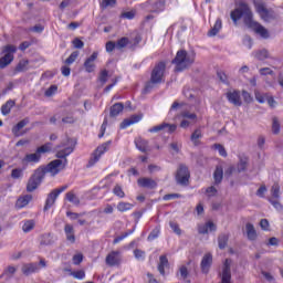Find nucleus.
<instances>
[{
  "instance_id": "obj_1",
  "label": "nucleus",
  "mask_w": 283,
  "mask_h": 283,
  "mask_svg": "<svg viewBox=\"0 0 283 283\" xmlns=\"http://www.w3.org/2000/svg\"><path fill=\"white\" fill-rule=\"evenodd\" d=\"M230 17L234 23H238L243 17V21L248 28H251L256 34H260L262 39H269V30L259 22L253 21V11H251L247 2L240 1L238 7L231 11Z\"/></svg>"
},
{
  "instance_id": "obj_2",
  "label": "nucleus",
  "mask_w": 283,
  "mask_h": 283,
  "mask_svg": "<svg viewBox=\"0 0 283 283\" xmlns=\"http://www.w3.org/2000/svg\"><path fill=\"white\" fill-rule=\"evenodd\" d=\"M195 61L196 57L193 54H189L187 51L180 50L177 52L175 59L172 60V64L176 65V72H184V70H187V67L193 65Z\"/></svg>"
},
{
  "instance_id": "obj_3",
  "label": "nucleus",
  "mask_w": 283,
  "mask_h": 283,
  "mask_svg": "<svg viewBox=\"0 0 283 283\" xmlns=\"http://www.w3.org/2000/svg\"><path fill=\"white\" fill-rule=\"evenodd\" d=\"M165 70H167V64L165 62H159L155 65L150 74V81L145 86V92H150L154 88V85L163 83Z\"/></svg>"
},
{
  "instance_id": "obj_4",
  "label": "nucleus",
  "mask_w": 283,
  "mask_h": 283,
  "mask_svg": "<svg viewBox=\"0 0 283 283\" xmlns=\"http://www.w3.org/2000/svg\"><path fill=\"white\" fill-rule=\"evenodd\" d=\"M48 151H52V144L48 143L36 148L35 153L33 154H27L23 159V165H36V163H41V155L48 154Z\"/></svg>"
},
{
  "instance_id": "obj_5",
  "label": "nucleus",
  "mask_w": 283,
  "mask_h": 283,
  "mask_svg": "<svg viewBox=\"0 0 283 283\" xmlns=\"http://www.w3.org/2000/svg\"><path fill=\"white\" fill-rule=\"evenodd\" d=\"M76 142L70 137H66L59 146L56 157L67 160V156L74 151Z\"/></svg>"
},
{
  "instance_id": "obj_6",
  "label": "nucleus",
  "mask_w": 283,
  "mask_h": 283,
  "mask_svg": "<svg viewBox=\"0 0 283 283\" xmlns=\"http://www.w3.org/2000/svg\"><path fill=\"white\" fill-rule=\"evenodd\" d=\"M65 165H67V159H55L45 167H40L38 169H41L43 171V176H45V174L56 176V174L62 171V169H65Z\"/></svg>"
},
{
  "instance_id": "obj_7",
  "label": "nucleus",
  "mask_w": 283,
  "mask_h": 283,
  "mask_svg": "<svg viewBox=\"0 0 283 283\" xmlns=\"http://www.w3.org/2000/svg\"><path fill=\"white\" fill-rule=\"evenodd\" d=\"M15 53L17 46L12 44H8L2 48V54L4 55L0 59V70H4V67H8V65L14 61Z\"/></svg>"
},
{
  "instance_id": "obj_8",
  "label": "nucleus",
  "mask_w": 283,
  "mask_h": 283,
  "mask_svg": "<svg viewBox=\"0 0 283 283\" xmlns=\"http://www.w3.org/2000/svg\"><path fill=\"white\" fill-rule=\"evenodd\" d=\"M43 170L42 169H35L33 175L29 178L28 184H27V191L28 193H32V191H36L39 189V185L43 182Z\"/></svg>"
},
{
  "instance_id": "obj_9",
  "label": "nucleus",
  "mask_w": 283,
  "mask_h": 283,
  "mask_svg": "<svg viewBox=\"0 0 283 283\" xmlns=\"http://www.w3.org/2000/svg\"><path fill=\"white\" fill-rule=\"evenodd\" d=\"M254 8L263 21L269 22V21H273V19H275V13H273V11L266 9V4H264V2L254 1Z\"/></svg>"
},
{
  "instance_id": "obj_10",
  "label": "nucleus",
  "mask_w": 283,
  "mask_h": 283,
  "mask_svg": "<svg viewBox=\"0 0 283 283\" xmlns=\"http://www.w3.org/2000/svg\"><path fill=\"white\" fill-rule=\"evenodd\" d=\"M67 189V186H61L60 188L53 189L46 197L45 205H44V211H50L52 207H54V203L56 202V198L63 193Z\"/></svg>"
},
{
  "instance_id": "obj_11",
  "label": "nucleus",
  "mask_w": 283,
  "mask_h": 283,
  "mask_svg": "<svg viewBox=\"0 0 283 283\" xmlns=\"http://www.w3.org/2000/svg\"><path fill=\"white\" fill-rule=\"evenodd\" d=\"M189 178H191V172L185 164L179 165V168L176 172V180L178 185L187 186L189 185Z\"/></svg>"
},
{
  "instance_id": "obj_12",
  "label": "nucleus",
  "mask_w": 283,
  "mask_h": 283,
  "mask_svg": "<svg viewBox=\"0 0 283 283\" xmlns=\"http://www.w3.org/2000/svg\"><path fill=\"white\" fill-rule=\"evenodd\" d=\"M112 146V142H106L98 146L96 150L93 153L91 159H90V165H96L98 160H101V156L105 154V151H109V147Z\"/></svg>"
},
{
  "instance_id": "obj_13",
  "label": "nucleus",
  "mask_w": 283,
  "mask_h": 283,
  "mask_svg": "<svg viewBox=\"0 0 283 283\" xmlns=\"http://www.w3.org/2000/svg\"><path fill=\"white\" fill-rule=\"evenodd\" d=\"M107 266H120L123 264V255H120V251H111L105 259Z\"/></svg>"
},
{
  "instance_id": "obj_14",
  "label": "nucleus",
  "mask_w": 283,
  "mask_h": 283,
  "mask_svg": "<svg viewBox=\"0 0 283 283\" xmlns=\"http://www.w3.org/2000/svg\"><path fill=\"white\" fill-rule=\"evenodd\" d=\"M163 129H167L168 134H174V132H176L177 129V126L176 124L163 123L160 125L149 128L148 132L150 134H157V132H163Z\"/></svg>"
},
{
  "instance_id": "obj_15",
  "label": "nucleus",
  "mask_w": 283,
  "mask_h": 283,
  "mask_svg": "<svg viewBox=\"0 0 283 283\" xmlns=\"http://www.w3.org/2000/svg\"><path fill=\"white\" fill-rule=\"evenodd\" d=\"M97 59H98V52L95 51L92 53L90 57L85 60L84 67L88 74H92V72L96 70V64H94V61H96Z\"/></svg>"
},
{
  "instance_id": "obj_16",
  "label": "nucleus",
  "mask_w": 283,
  "mask_h": 283,
  "mask_svg": "<svg viewBox=\"0 0 283 283\" xmlns=\"http://www.w3.org/2000/svg\"><path fill=\"white\" fill-rule=\"evenodd\" d=\"M229 103L235 105V107H240L242 105V99L240 98V91H229L226 94Z\"/></svg>"
},
{
  "instance_id": "obj_17",
  "label": "nucleus",
  "mask_w": 283,
  "mask_h": 283,
  "mask_svg": "<svg viewBox=\"0 0 283 283\" xmlns=\"http://www.w3.org/2000/svg\"><path fill=\"white\" fill-rule=\"evenodd\" d=\"M137 185L139 187H144L145 189H156V187H158V184H156V180L147 177L139 178L137 180Z\"/></svg>"
},
{
  "instance_id": "obj_18",
  "label": "nucleus",
  "mask_w": 283,
  "mask_h": 283,
  "mask_svg": "<svg viewBox=\"0 0 283 283\" xmlns=\"http://www.w3.org/2000/svg\"><path fill=\"white\" fill-rule=\"evenodd\" d=\"M213 262V256L208 253L201 260V271L202 273H209V269H211V264Z\"/></svg>"
},
{
  "instance_id": "obj_19",
  "label": "nucleus",
  "mask_w": 283,
  "mask_h": 283,
  "mask_svg": "<svg viewBox=\"0 0 283 283\" xmlns=\"http://www.w3.org/2000/svg\"><path fill=\"white\" fill-rule=\"evenodd\" d=\"M32 202V195H24L18 198L15 202L17 209H23L24 207H28Z\"/></svg>"
},
{
  "instance_id": "obj_20",
  "label": "nucleus",
  "mask_w": 283,
  "mask_h": 283,
  "mask_svg": "<svg viewBox=\"0 0 283 283\" xmlns=\"http://www.w3.org/2000/svg\"><path fill=\"white\" fill-rule=\"evenodd\" d=\"M39 264L36 263H27L22 265L23 275H32V273H38Z\"/></svg>"
},
{
  "instance_id": "obj_21",
  "label": "nucleus",
  "mask_w": 283,
  "mask_h": 283,
  "mask_svg": "<svg viewBox=\"0 0 283 283\" xmlns=\"http://www.w3.org/2000/svg\"><path fill=\"white\" fill-rule=\"evenodd\" d=\"M135 145L139 151L147 154V150L149 149V142H147V139L138 137L135 139Z\"/></svg>"
},
{
  "instance_id": "obj_22",
  "label": "nucleus",
  "mask_w": 283,
  "mask_h": 283,
  "mask_svg": "<svg viewBox=\"0 0 283 283\" xmlns=\"http://www.w3.org/2000/svg\"><path fill=\"white\" fill-rule=\"evenodd\" d=\"M64 233L66 235V240L71 242V244H74L76 242V237L74 235V227L71 224H66L64 227Z\"/></svg>"
},
{
  "instance_id": "obj_23",
  "label": "nucleus",
  "mask_w": 283,
  "mask_h": 283,
  "mask_svg": "<svg viewBox=\"0 0 283 283\" xmlns=\"http://www.w3.org/2000/svg\"><path fill=\"white\" fill-rule=\"evenodd\" d=\"M245 231L248 240H251L252 242L258 240V232L255 231V227H253V223H247Z\"/></svg>"
},
{
  "instance_id": "obj_24",
  "label": "nucleus",
  "mask_w": 283,
  "mask_h": 283,
  "mask_svg": "<svg viewBox=\"0 0 283 283\" xmlns=\"http://www.w3.org/2000/svg\"><path fill=\"white\" fill-rule=\"evenodd\" d=\"M169 268V260L167 259V256L161 255L159 258V264H158V271L160 273V275H165V269Z\"/></svg>"
},
{
  "instance_id": "obj_25",
  "label": "nucleus",
  "mask_w": 283,
  "mask_h": 283,
  "mask_svg": "<svg viewBox=\"0 0 283 283\" xmlns=\"http://www.w3.org/2000/svg\"><path fill=\"white\" fill-rule=\"evenodd\" d=\"M222 178H224V170L222 169V166H217L213 172V179L216 185H220V182H222Z\"/></svg>"
},
{
  "instance_id": "obj_26",
  "label": "nucleus",
  "mask_w": 283,
  "mask_h": 283,
  "mask_svg": "<svg viewBox=\"0 0 283 283\" xmlns=\"http://www.w3.org/2000/svg\"><path fill=\"white\" fill-rule=\"evenodd\" d=\"M65 198L69 202H71L75 207H78V205H81V199H78V196H76L74 191L66 192Z\"/></svg>"
},
{
  "instance_id": "obj_27",
  "label": "nucleus",
  "mask_w": 283,
  "mask_h": 283,
  "mask_svg": "<svg viewBox=\"0 0 283 283\" xmlns=\"http://www.w3.org/2000/svg\"><path fill=\"white\" fill-rule=\"evenodd\" d=\"M17 273V268L9 265L2 273V275H0V280H10L12 277V275H14Z\"/></svg>"
},
{
  "instance_id": "obj_28",
  "label": "nucleus",
  "mask_w": 283,
  "mask_h": 283,
  "mask_svg": "<svg viewBox=\"0 0 283 283\" xmlns=\"http://www.w3.org/2000/svg\"><path fill=\"white\" fill-rule=\"evenodd\" d=\"M34 227H36V222L34 220L32 219L25 220L23 221V224H22V231L24 233H30V231H32Z\"/></svg>"
},
{
  "instance_id": "obj_29",
  "label": "nucleus",
  "mask_w": 283,
  "mask_h": 283,
  "mask_svg": "<svg viewBox=\"0 0 283 283\" xmlns=\"http://www.w3.org/2000/svg\"><path fill=\"white\" fill-rule=\"evenodd\" d=\"M53 243H54V240L52 239L51 233H45L41 235L40 244L42 247H50V244H53Z\"/></svg>"
},
{
  "instance_id": "obj_30",
  "label": "nucleus",
  "mask_w": 283,
  "mask_h": 283,
  "mask_svg": "<svg viewBox=\"0 0 283 283\" xmlns=\"http://www.w3.org/2000/svg\"><path fill=\"white\" fill-rule=\"evenodd\" d=\"M28 125V119H22L20 120L13 128H12V134L13 136H21L20 132Z\"/></svg>"
},
{
  "instance_id": "obj_31",
  "label": "nucleus",
  "mask_w": 283,
  "mask_h": 283,
  "mask_svg": "<svg viewBox=\"0 0 283 283\" xmlns=\"http://www.w3.org/2000/svg\"><path fill=\"white\" fill-rule=\"evenodd\" d=\"M134 209V205L125 201H120L117 203V211H120V213H125V211H132Z\"/></svg>"
},
{
  "instance_id": "obj_32",
  "label": "nucleus",
  "mask_w": 283,
  "mask_h": 283,
  "mask_svg": "<svg viewBox=\"0 0 283 283\" xmlns=\"http://www.w3.org/2000/svg\"><path fill=\"white\" fill-rule=\"evenodd\" d=\"M140 120V117L138 116H133L130 119H124L120 123V129H127V127L134 125L135 123H138Z\"/></svg>"
},
{
  "instance_id": "obj_33",
  "label": "nucleus",
  "mask_w": 283,
  "mask_h": 283,
  "mask_svg": "<svg viewBox=\"0 0 283 283\" xmlns=\"http://www.w3.org/2000/svg\"><path fill=\"white\" fill-rule=\"evenodd\" d=\"M220 30H222V20L217 19L213 28L208 32V35L216 36V34H218V32H220Z\"/></svg>"
},
{
  "instance_id": "obj_34",
  "label": "nucleus",
  "mask_w": 283,
  "mask_h": 283,
  "mask_svg": "<svg viewBox=\"0 0 283 283\" xmlns=\"http://www.w3.org/2000/svg\"><path fill=\"white\" fill-rule=\"evenodd\" d=\"M123 109H125V105H123V103H116L111 107V116H118V114H120V112H123Z\"/></svg>"
},
{
  "instance_id": "obj_35",
  "label": "nucleus",
  "mask_w": 283,
  "mask_h": 283,
  "mask_svg": "<svg viewBox=\"0 0 283 283\" xmlns=\"http://www.w3.org/2000/svg\"><path fill=\"white\" fill-rule=\"evenodd\" d=\"M181 118H185L186 120H190L192 123H196L198 120V115L196 113H191L189 111H184L180 114Z\"/></svg>"
},
{
  "instance_id": "obj_36",
  "label": "nucleus",
  "mask_w": 283,
  "mask_h": 283,
  "mask_svg": "<svg viewBox=\"0 0 283 283\" xmlns=\"http://www.w3.org/2000/svg\"><path fill=\"white\" fill-rule=\"evenodd\" d=\"M12 107H14V101L9 99L4 105L1 106V112L3 116H8L10 114Z\"/></svg>"
},
{
  "instance_id": "obj_37",
  "label": "nucleus",
  "mask_w": 283,
  "mask_h": 283,
  "mask_svg": "<svg viewBox=\"0 0 283 283\" xmlns=\"http://www.w3.org/2000/svg\"><path fill=\"white\" fill-rule=\"evenodd\" d=\"M254 56L255 59H258V61H266V59H269V51H266V49H262L260 51L254 52Z\"/></svg>"
},
{
  "instance_id": "obj_38",
  "label": "nucleus",
  "mask_w": 283,
  "mask_h": 283,
  "mask_svg": "<svg viewBox=\"0 0 283 283\" xmlns=\"http://www.w3.org/2000/svg\"><path fill=\"white\" fill-rule=\"evenodd\" d=\"M227 242H229V235L220 234L218 238L219 249H227Z\"/></svg>"
},
{
  "instance_id": "obj_39",
  "label": "nucleus",
  "mask_w": 283,
  "mask_h": 283,
  "mask_svg": "<svg viewBox=\"0 0 283 283\" xmlns=\"http://www.w3.org/2000/svg\"><path fill=\"white\" fill-rule=\"evenodd\" d=\"M113 193L117 198H125V191L123 190V186H120L118 184L114 186Z\"/></svg>"
},
{
  "instance_id": "obj_40",
  "label": "nucleus",
  "mask_w": 283,
  "mask_h": 283,
  "mask_svg": "<svg viewBox=\"0 0 283 283\" xmlns=\"http://www.w3.org/2000/svg\"><path fill=\"white\" fill-rule=\"evenodd\" d=\"M28 65H30V61L28 60H22L18 63L15 71L17 72H25L28 71Z\"/></svg>"
},
{
  "instance_id": "obj_41",
  "label": "nucleus",
  "mask_w": 283,
  "mask_h": 283,
  "mask_svg": "<svg viewBox=\"0 0 283 283\" xmlns=\"http://www.w3.org/2000/svg\"><path fill=\"white\" fill-rule=\"evenodd\" d=\"M127 45H129V38L124 36V38L117 40V42H116L117 50H123V48H127Z\"/></svg>"
},
{
  "instance_id": "obj_42",
  "label": "nucleus",
  "mask_w": 283,
  "mask_h": 283,
  "mask_svg": "<svg viewBox=\"0 0 283 283\" xmlns=\"http://www.w3.org/2000/svg\"><path fill=\"white\" fill-rule=\"evenodd\" d=\"M23 177V169L21 168H14L11 171V178H13V180H19V178Z\"/></svg>"
},
{
  "instance_id": "obj_43",
  "label": "nucleus",
  "mask_w": 283,
  "mask_h": 283,
  "mask_svg": "<svg viewBox=\"0 0 283 283\" xmlns=\"http://www.w3.org/2000/svg\"><path fill=\"white\" fill-rule=\"evenodd\" d=\"M132 233H134V230H128L127 232L123 233L119 237H116L113 240V244H118V242H122V240H125V238H128V235H132Z\"/></svg>"
},
{
  "instance_id": "obj_44",
  "label": "nucleus",
  "mask_w": 283,
  "mask_h": 283,
  "mask_svg": "<svg viewBox=\"0 0 283 283\" xmlns=\"http://www.w3.org/2000/svg\"><path fill=\"white\" fill-rule=\"evenodd\" d=\"M202 136V130L200 128H197L192 135H191V140L193 142V145H198V139Z\"/></svg>"
},
{
  "instance_id": "obj_45",
  "label": "nucleus",
  "mask_w": 283,
  "mask_h": 283,
  "mask_svg": "<svg viewBox=\"0 0 283 283\" xmlns=\"http://www.w3.org/2000/svg\"><path fill=\"white\" fill-rule=\"evenodd\" d=\"M271 193L273 199H279L280 198V185L274 184L271 188Z\"/></svg>"
},
{
  "instance_id": "obj_46",
  "label": "nucleus",
  "mask_w": 283,
  "mask_h": 283,
  "mask_svg": "<svg viewBox=\"0 0 283 283\" xmlns=\"http://www.w3.org/2000/svg\"><path fill=\"white\" fill-rule=\"evenodd\" d=\"M76 59H78V51H74L71 53V55L65 60L66 65H72V63H74Z\"/></svg>"
},
{
  "instance_id": "obj_47",
  "label": "nucleus",
  "mask_w": 283,
  "mask_h": 283,
  "mask_svg": "<svg viewBox=\"0 0 283 283\" xmlns=\"http://www.w3.org/2000/svg\"><path fill=\"white\" fill-rule=\"evenodd\" d=\"M272 133L280 134V120L277 119V117H274L272 120Z\"/></svg>"
},
{
  "instance_id": "obj_48",
  "label": "nucleus",
  "mask_w": 283,
  "mask_h": 283,
  "mask_svg": "<svg viewBox=\"0 0 283 283\" xmlns=\"http://www.w3.org/2000/svg\"><path fill=\"white\" fill-rule=\"evenodd\" d=\"M72 277H75V280H85V271L78 270L71 272Z\"/></svg>"
},
{
  "instance_id": "obj_49",
  "label": "nucleus",
  "mask_w": 283,
  "mask_h": 283,
  "mask_svg": "<svg viewBox=\"0 0 283 283\" xmlns=\"http://www.w3.org/2000/svg\"><path fill=\"white\" fill-rule=\"evenodd\" d=\"M109 76V72H107V70H103L101 73H99V82L102 83V85H105V83H107V77Z\"/></svg>"
},
{
  "instance_id": "obj_50",
  "label": "nucleus",
  "mask_w": 283,
  "mask_h": 283,
  "mask_svg": "<svg viewBox=\"0 0 283 283\" xmlns=\"http://www.w3.org/2000/svg\"><path fill=\"white\" fill-rule=\"evenodd\" d=\"M213 148H214V149H218L220 156H222L223 158H227V149H224V146H223V145L214 144V145H213Z\"/></svg>"
},
{
  "instance_id": "obj_51",
  "label": "nucleus",
  "mask_w": 283,
  "mask_h": 283,
  "mask_svg": "<svg viewBox=\"0 0 283 283\" xmlns=\"http://www.w3.org/2000/svg\"><path fill=\"white\" fill-rule=\"evenodd\" d=\"M160 235V228H155L148 235V240H156Z\"/></svg>"
},
{
  "instance_id": "obj_52",
  "label": "nucleus",
  "mask_w": 283,
  "mask_h": 283,
  "mask_svg": "<svg viewBox=\"0 0 283 283\" xmlns=\"http://www.w3.org/2000/svg\"><path fill=\"white\" fill-rule=\"evenodd\" d=\"M73 45L76 50H82V48L85 46V43L81 39L76 38L73 40Z\"/></svg>"
},
{
  "instance_id": "obj_53",
  "label": "nucleus",
  "mask_w": 283,
  "mask_h": 283,
  "mask_svg": "<svg viewBox=\"0 0 283 283\" xmlns=\"http://www.w3.org/2000/svg\"><path fill=\"white\" fill-rule=\"evenodd\" d=\"M170 229H172L174 233H176L177 235H180L181 230L180 227L178 226V223L170 221Z\"/></svg>"
},
{
  "instance_id": "obj_54",
  "label": "nucleus",
  "mask_w": 283,
  "mask_h": 283,
  "mask_svg": "<svg viewBox=\"0 0 283 283\" xmlns=\"http://www.w3.org/2000/svg\"><path fill=\"white\" fill-rule=\"evenodd\" d=\"M112 6H116V0H103L101 3L102 8H109Z\"/></svg>"
},
{
  "instance_id": "obj_55",
  "label": "nucleus",
  "mask_w": 283,
  "mask_h": 283,
  "mask_svg": "<svg viewBox=\"0 0 283 283\" xmlns=\"http://www.w3.org/2000/svg\"><path fill=\"white\" fill-rule=\"evenodd\" d=\"M179 274H180V277L181 280H187V275H189V271L187 270V266H181L179 269Z\"/></svg>"
},
{
  "instance_id": "obj_56",
  "label": "nucleus",
  "mask_w": 283,
  "mask_h": 283,
  "mask_svg": "<svg viewBox=\"0 0 283 283\" xmlns=\"http://www.w3.org/2000/svg\"><path fill=\"white\" fill-rule=\"evenodd\" d=\"M106 129H107V118L104 119L101 126V133L98 134V138H103L105 136Z\"/></svg>"
},
{
  "instance_id": "obj_57",
  "label": "nucleus",
  "mask_w": 283,
  "mask_h": 283,
  "mask_svg": "<svg viewBox=\"0 0 283 283\" xmlns=\"http://www.w3.org/2000/svg\"><path fill=\"white\" fill-rule=\"evenodd\" d=\"M106 129H107V118L104 119L101 126V133L98 134V138H103L105 136Z\"/></svg>"
},
{
  "instance_id": "obj_58",
  "label": "nucleus",
  "mask_w": 283,
  "mask_h": 283,
  "mask_svg": "<svg viewBox=\"0 0 283 283\" xmlns=\"http://www.w3.org/2000/svg\"><path fill=\"white\" fill-rule=\"evenodd\" d=\"M57 90H59V87H56V85H51V86L45 91V96H53Z\"/></svg>"
},
{
  "instance_id": "obj_59",
  "label": "nucleus",
  "mask_w": 283,
  "mask_h": 283,
  "mask_svg": "<svg viewBox=\"0 0 283 283\" xmlns=\"http://www.w3.org/2000/svg\"><path fill=\"white\" fill-rule=\"evenodd\" d=\"M270 202H271V205L274 206V208L277 211H282V203H280V201H277V199L270 198Z\"/></svg>"
},
{
  "instance_id": "obj_60",
  "label": "nucleus",
  "mask_w": 283,
  "mask_h": 283,
  "mask_svg": "<svg viewBox=\"0 0 283 283\" xmlns=\"http://www.w3.org/2000/svg\"><path fill=\"white\" fill-rule=\"evenodd\" d=\"M259 73L261 74V76H268V74H273V70H271L270 67H263L260 69Z\"/></svg>"
},
{
  "instance_id": "obj_61",
  "label": "nucleus",
  "mask_w": 283,
  "mask_h": 283,
  "mask_svg": "<svg viewBox=\"0 0 283 283\" xmlns=\"http://www.w3.org/2000/svg\"><path fill=\"white\" fill-rule=\"evenodd\" d=\"M116 50V43L113 41H108L106 43V52H114Z\"/></svg>"
},
{
  "instance_id": "obj_62",
  "label": "nucleus",
  "mask_w": 283,
  "mask_h": 283,
  "mask_svg": "<svg viewBox=\"0 0 283 283\" xmlns=\"http://www.w3.org/2000/svg\"><path fill=\"white\" fill-rule=\"evenodd\" d=\"M66 216L70 218V220H78V218H81L83 214L76 212H66Z\"/></svg>"
},
{
  "instance_id": "obj_63",
  "label": "nucleus",
  "mask_w": 283,
  "mask_h": 283,
  "mask_svg": "<svg viewBox=\"0 0 283 283\" xmlns=\"http://www.w3.org/2000/svg\"><path fill=\"white\" fill-rule=\"evenodd\" d=\"M83 262V254H75L73 256V264L78 265Z\"/></svg>"
},
{
  "instance_id": "obj_64",
  "label": "nucleus",
  "mask_w": 283,
  "mask_h": 283,
  "mask_svg": "<svg viewBox=\"0 0 283 283\" xmlns=\"http://www.w3.org/2000/svg\"><path fill=\"white\" fill-rule=\"evenodd\" d=\"M30 30H31V32H36V34H41V32H43L44 28L41 24H35Z\"/></svg>"
}]
</instances>
